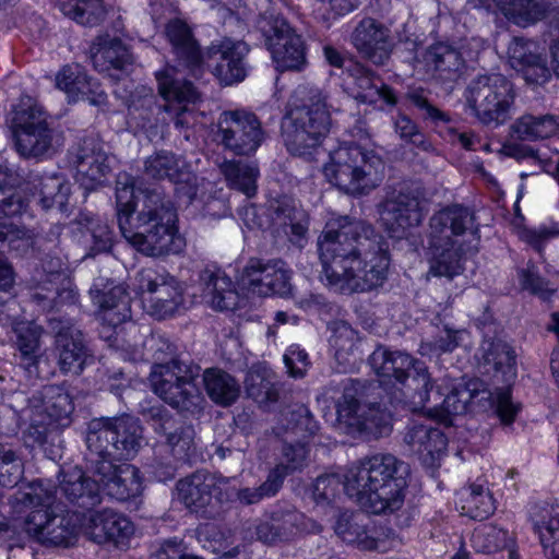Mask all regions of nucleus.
Returning a JSON list of instances; mask_svg holds the SVG:
<instances>
[{
	"mask_svg": "<svg viewBox=\"0 0 559 559\" xmlns=\"http://www.w3.org/2000/svg\"><path fill=\"white\" fill-rule=\"evenodd\" d=\"M318 247L325 280L336 292H369L386 280L388 246L366 222L349 216L330 221Z\"/></svg>",
	"mask_w": 559,
	"mask_h": 559,
	"instance_id": "obj_1",
	"label": "nucleus"
},
{
	"mask_svg": "<svg viewBox=\"0 0 559 559\" xmlns=\"http://www.w3.org/2000/svg\"><path fill=\"white\" fill-rule=\"evenodd\" d=\"M116 215L122 236L144 255L177 254L186 247L185 238L176 226L174 203L157 189L141 190L135 195L131 179L127 176L119 178L116 183Z\"/></svg>",
	"mask_w": 559,
	"mask_h": 559,
	"instance_id": "obj_2",
	"label": "nucleus"
},
{
	"mask_svg": "<svg viewBox=\"0 0 559 559\" xmlns=\"http://www.w3.org/2000/svg\"><path fill=\"white\" fill-rule=\"evenodd\" d=\"M429 274L452 280L464 270L468 254L478 251L474 213L462 205L447 206L430 218Z\"/></svg>",
	"mask_w": 559,
	"mask_h": 559,
	"instance_id": "obj_3",
	"label": "nucleus"
},
{
	"mask_svg": "<svg viewBox=\"0 0 559 559\" xmlns=\"http://www.w3.org/2000/svg\"><path fill=\"white\" fill-rule=\"evenodd\" d=\"M407 466L392 454L365 459L347 476L345 491L370 512L400 510L404 504Z\"/></svg>",
	"mask_w": 559,
	"mask_h": 559,
	"instance_id": "obj_4",
	"label": "nucleus"
},
{
	"mask_svg": "<svg viewBox=\"0 0 559 559\" xmlns=\"http://www.w3.org/2000/svg\"><path fill=\"white\" fill-rule=\"evenodd\" d=\"M156 346L150 373L154 393L180 413H200L205 403L197 384L200 366L178 355L176 346L168 341L158 340Z\"/></svg>",
	"mask_w": 559,
	"mask_h": 559,
	"instance_id": "obj_5",
	"label": "nucleus"
},
{
	"mask_svg": "<svg viewBox=\"0 0 559 559\" xmlns=\"http://www.w3.org/2000/svg\"><path fill=\"white\" fill-rule=\"evenodd\" d=\"M52 501V491L45 488L40 480L33 481L10 498L16 513L35 508L23 522V528L31 538L46 547L69 548L78 540L76 521L69 514L55 513L50 509Z\"/></svg>",
	"mask_w": 559,
	"mask_h": 559,
	"instance_id": "obj_6",
	"label": "nucleus"
},
{
	"mask_svg": "<svg viewBox=\"0 0 559 559\" xmlns=\"http://www.w3.org/2000/svg\"><path fill=\"white\" fill-rule=\"evenodd\" d=\"M299 102L285 117L283 139L287 150L298 156H310L329 134L332 120L326 96L317 87L299 86Z\"/></svg>",
	"mask_w": 559,
	"mask_h": 559,
	"instance_id": "obj_7",
	"label": "nucleus"
},
{
	"mask_svg": "<svg viewBox=\"0 0 559 559\" xmlns=\"http://www.w3.org/2000/svg\"><path fill=\"white\" fill-rule=\"evenodd\" d=\"M380 393L377 384L350 380L336 405L340 427L368 440L389 436L392 416L381 404Z\"/></svg>",
	"mask_w": 559,
	"mask_h": 559,
	"instance_id": "obj_8",
	"label": "nucleus"
},
{
	"mask_svg": "<svg viewBox=\"0 0 559 559\" xmlns=\"http://www.w3.org/2000/svg\"><path fill=\"white\" fill-rule=\"evenodd\" d=\"M384 170L383 159L359 145L337 147L323 166L328 181L350 195L367 194L379 187Z\"/></svg>",
	"mask_w": 559,
	"mask_h": 559,
	"instance_id": "obj_9",
	"label": "nucleus"
},
{
	"mask_svg": "<svg viewBox=\"0 0 559 559\" xmlns=\"http://www.w3.org/2000/svg\"><path fill=\"white\" fill-rule=\"evenodd\" d=\"M142 440L140 420L127 414L94 418L87 426V450L98 461L132 460L141 449Z\"/></svg>",
	"mask_w": 559,
	"mask_h": 559,
	"instance_id": "obj_10",
	"label": "nucleus"
},
{
	"mask_svg": "<svg viewBox=\"0 0 559 559\" xmlns=\"http://www.w3.org/2000/svg\"><path fill=\"white\" fill-rule=\"evenodd\" d=\"M465 99L481 124L497 128L510 119L514 93L512 84L504 76L479 75L467 85Z\"/></svg>",
	"mask_w": 559,
	"mask_h": 559,
	"instance_id": "obj_11",
	"label": "nucleus"
},
{
	"mask_svg": "<svg viewBox=\"0 0 559 559\" xmlns=\"http://www.w3.org/2000/svg\"><path fill=\"white\" fill-rule=\"evenodd\" d=\"M442 393L438 390L433 393V406H440L445 415L465 414L469 405L481 407L495 406L498 416L504 423H512L519 407L511 401L509 389H500L496 392V397L480 379H471L466 382H459L452 386L450 392L442 399Z\"/></svg>",
	"mask_w": 559,
	"mask_h": 559,
	"instance_id": "obj_12",
	"label": "nucleus"
},
{
	"mask_svg": "<svg viewBox=\"0 0 559 559\" xmlns=\"http://www.w3.org/2000/svg\"><path fill=\"white\" fill-rule=\"evenodd\" d=\"M227 484L206 471H197L180 479L176 489L178 499L192 512L205 518L219 515L221 507L229 501L230 495L224 490Z\"/></svg>",
	"mask_w": 559,
	"mask_h": 559,
	"instance_id": "obj_13",
	"label": "nucleus"
},
{
	"mask_svg": "<svg viewBox=\"0 0 559 559\" xmlns=\"http://www.w3.org/2000/svg\"><path fill=\"white\" fill-rule=\"evenodd\" d=\"M425 191L418 183H404L396 193L379 205L382 226L392 235L401 236L407 228L418 226L424 218Z\"/></svg>",
	"mask_w": 559,
	"mask_h": 559,
	"instance_id": "obj_14",
	"label": "nucleus"
},
{
	"mask_svg": "<svg viewBox=\"0 0 559 559\" xmlns=\"http://www.w3.org/2000/svg\"><path fill=\"white\" fill-rule=\"evenodd\" d=\"M292 272L281 259L251 258L240 275V286L249 294L260 297L292 294Z\"/></svg>",
	"mask_w": 559,
	"mask_h": 559,
	"instance_id": "obj_15",
	"label": "nucleus"
},
{
	"mask_svg": "<svg viewBox=\"0 0 559 559\" xmlns=\"http://www.w3.org/2000/svg\"><path fill=\"white\" fill-rule=\"evenodd\" d=\"M218 136L225 150L238 156H249L262 144L265 133L254 114L235 110L222 114Z\"/></svg>",
	"mask_w": 559,
	"mask_h": 559,
	"instance_id": "obj_16",
	"label": "nucleus"
},
{
	"mask_svg": "<svg viewBox=\"0 0 559 559\" xmlns=\"http://www.w3.org/2000/svg\"><path fill=\"white\" fill-rule=\"evenodd\" d=\"M273 61L280 71H301L307 64L306 48L300 35L284 20L262 17L259 22Z\"/></svg>",
	"mask_w": 559,
	"mask_h": 559,
	"instance_id": "obj_17",
	"label": "nucleus"
},
{
	"mask_svg": "<svg viewBox=\"0 0 559 559\" xmlns=\"http://www.w3.org/2000/svg\"><path fill=\"white\" fill-rule=\"evenodd\" d=\"M139 288L148 312L157 319L174 314L183 301L178 281L166 272L142 270L139 273Z\"/></svg>",
	"mask_w": 559,
	"mask_h": 559,
	"instance_id": "obj_18",
	"label": "nucleus"
},
{
	"mask_svg": "<svg viewBox=\"0 0 559 559\" xmlns=\"http://www.w3.org/2000/svg\"><path fill=\"white\" fill-rule=\"evenodd\" d=\"M48 328L55 336L58 366L63 373L80 374L91 358L82 331L73 320L51 317Z\"/></svg>",
	"mask_w": 559,
	"mask_h": 559,
	"instance_id": "obj_19",
	"label": "nucleus"
},
{
	"mask_svg": "<svg viewBox=\"0 0 559 559\" xmlns=\"http://www.w3.org/2000/svg\"><path fill=\"white\" fill-rule=\"evenodd\" d=\"M114 461L95 460L93 475L97 478L99 493L124 502L135 499L143 491V480L138 467L131 464L116 465Z\"/></svg>",
	"mask_w": 559,
	"mask_h": 559,
	"instance_id": "obj_20",
	"label": "nucleus"
},
{
	"mask_svg": "<svg viewBox=\"0 0 559 559\" xmlns=\"http://www.w3.org/2000/svg\"><path fill=\"white\" fill-rule=\"evenodd\" d=\"M134 524L124 514L111 509L90 513L83 523V533L97 545L127 548L134 535Z\"/></svg>",
	"mask_w": 559,
	"mask_h": 559,
	"instance_id": "obj_21",
	"label": "nucleus"
},
{
	"mask_svg": "<svg viewBox=\"0 0 559 559\" xmlns=\"http://www.w3.org/2000/svg\"><path fill=\"white\" fill-rule=\"evenodd\" d=\"M352 44L364 59L376 66L386 63L394 45L390 28L372 17H365L357 24Z\"/></svg>",
	"mask_w": 559,
	"mask_h": 559,
	"instance_id": "obj_22",
	"label": "nucleus"
},
{
	"mask_svg": "<svg viewBox=\"0 0 559 559\" xmlns=\"http://www.w3.org/2000/svg\"><path fill=\"white\" fill-rule=\"evenodd\" d=\"M249 46L242 40L226 38L209 48L206 57L214 75L225 85L241 82L247 75L246 56Z\"/></svg>",
	"mask_w": 559,
	"mask_h": 559,
	"instance_id": "obj_23",
	"label": "nucleus"
},
{
	"mask_svg": "<svg viewBox=\"0 0 559 559\" xmlns=\"http://www.w3.org/2000/svg\"><path fill=\"white\" fill-rule=\"evenodd\" d=\"M90 295L99 308V320L104 328L116 329L131 318L130 296L123 284L98 280Z\"/></svg>",
	"mask_w": 559,
	"mask_h": 559,
	"instance_id": "obj_24",
	"label": "nucleus"
},
{
	"mask_svg": "<svg viewBox=\"0 0 559 559\" xmlns=\"http://www.w3.org/2000/svg\"><path fill=\"white\" fill-rule=\"evenodd\" d=\"M69 163L76 170V178L86 189L103 182L110 171L108 155L94 139H84L69 151Z\"/></svg>",
	"mask_w": 559,
	"mask_h": 559,
	"instance_id": "obj_25",
	"label": "nucleus"
},
{
	"mask_svg": "<svg viewBox=\"0 0 559 559\" xmlns=\"http://www.w3.org/2000/svg\"><path fill=\"white\" fill-rule=\"evenodd\" d=\"M174 69L156 73L159 94L169 102L164 106L165 111L174 112L176 127L183 128L190 123L188 114L189 104H195L200 99V93L191 82L174 76Z\"/></svg>",
	"mask_w": 559,
	"mask_h": 559,
	"instance_id": "obj_26",
	"label": "nucleus"
},
{
	"mask_svg": "<svg viewBox=\"0 0 559 559\" xmlns=\"http://www.w3.org/2000/svg\"><path fill=\"white\" fill-rule=\"evenodd\" d=\"M152 421L154 431L165 437L160 450L165 448L175 460H187L194 450L193 427L160 412L152 415Z\"/></svg>",
	"mask_w": 559,
	"mask_h": 559,
	"instance_id": "obj_27",
	"label": "nucleus"
},
{
	"mask_svg": "<svg viewBox=\"0 0 559 559\" xmlns=\"http://www.w3.org/2000/svg\"><path fill=\"white\" fill-rule=\"evenodd\" d=\"M420 62L426 75L439 83L456 81L464 68L462 53L456 48L443 43L428 47Z\"/></svg>",
	"mask_w": 559,
	"mask_h": 559,
	"instance_id": "obj_28",
	"label": "nucleus"
},
{
	"mask_svg": "<svg viewBox=\"0 0 559 559\" xmlns=\"http://www.w3.org/2000/svg\"><path fill=\"white\" fill-rule=\"evenodd\" d=\"M56 492H60L70 503L84 509H92L102 502L97 478L86 476L76 466L59 473V487Z\"/></svg>",
	"mask_w": 559,
	"mask_h": 559,
	"instance_id": "obj_29",
	"label": "nucleus"
},
{
	"mask_svg": "<svg viewBox=\"0 0 559 559\" xmlns=\"http://www.w3.org/2000/svg\"><path fill=\"white\" fill-rule=\"evenodd\" d=\"M475 358L486 373H501L506 382L515 377L516 355L512 347L500 338H484Z\"/></svg>",
	"mask_w": 559,
	"mask_h": 559,
	"instance_id": "obj_30",
	"label": "nucleus"
},
{
	"mask_svg": "<svg viewBox=\"0 0 559 559\" xmlns=\"http://www.w3.org/2000/svg\"><path fill=\"white\" fill-rule=\"evenodd\" d=\"M165 36L178 60L191 69L193 73L200 72L203 58L200 46L188 23L179 17L169 20L165 25Z\"/></svg>",
	"mask_w": 559,
	"mask_h": 559,
	"instance_id": "obj_31",
	"label": "nucleus"
},
{
	"mask_svg": "<svg viewBox=\"0 0 559 559\" xmlns=\"http://www.w3.org/2000/svg\"><path fill=\"white\" fill-rule=\"evenodd\" d=\"M404 441L426 466H433L447 448L443 432L431 425L415 424L408 427Z\"/></svg>",
	"mask_w": 559,
	"mask_h": 559,
	"instance_id": "obj_32",
	"label": "nucleus"
},
{
	"mask_svg": "<svg viewBox=\"0 0 559 559\" xmlns=\"http://www.w3.org/2000/svg\"><path fill=\"white\" fill-rule=\"evenodd\" d=\"M200 282L204 297L213 309L225 311L237 308L239 294L224 271L206 267L200 273Z\"/></svg>",
	"mask_w": 559,
	"mask_h": 559,
	"instance_id": "obj_33",
	"label": "nucleus"
},
{
	"mask_svg": "<svg viewBox=\"0 0 559 559\" xmlns=\"http://www.w3.org/2000/svg\"><path fill=\"white\" fill-rule=\"evenodd\" d=\"M29 407L52 423L68 419L74 406L68 391L60 385H46L28 399Z\"/></svg>",
	"mask_w": 559,
	"mask_h": 559,
	"instance_id": "obj_34",
	"label": "nucleus"
},
{
	"mask_svg": "<svg viewBox=\"0 0 559 559\" xmlns=\"http://www.w3.org/2000/svg\"><path fill=\"white\" fill-rule=\"evenodd\" d=\"M347 72L353 79L357 88L355 98L361 103L373 104L379 98L388 105L394 106L397 103L393 90L381 82V80L361 63H354Z\"/></svg>",
	"mask_w": 559,
	"mask_h": 559,
	"instance_id": "obj_35",
	"label": "nucleus"
},
{
	"mask_svg": "<svg viewBox=\"0 0 559 559\" xmlns=\"http://www.w3.org/2000/svg\"><path fill=\"white\" fill-rule=\"evenodd\" d=\"M369 365L379 377L394 379L401 384L411 376L416 364L409 355L399 350L391 352L379 345L369 356Z\"/></svg>",
	"mask_w": 559,
	"mask_h": 559,
	"instance_id": "obj_36",
	"label": "nucleus"
},
{
	"mask_svg": "<svg viewBox=\"0 0 559 559\" xmlns=\"http://www.w3.org/2000/svg\"><path fill=\"white\" fill-rule=\"evenodd\" d=\"M510 133L512 138L521 141L550 139L559 133V116L525 114L511 124Z\"/></svg>",
	"mask_w": 559,
	"mask_h": 559,
	"instance_id": "obj_37",
	"label": "nucleus"
},
{
	"mask_svg": "<svg viewBox=\"0 0 559 559\" xmlns=\"http://www.w3.org/2000/svg\"><path fill=\"white\" fill-rule=\"evenodd\" d=\"M209 397L217 405L230 406L240 395L237 379L221 368H207L202 374Z\"/></svg>",
	"mask_w": 559,
	"mask_h": 559,
	"instance_id": "obj_38",
	"label": "nucleus"
},
{
	"mask_svg": "<svg viewBox=\"0 0 559 559\" xmlns=\"http://www.w3.org/2000/svg\"><path fill=\"white\" fill-rule=\"evenodd\" d=\"M144 173L154 180L168 179L175 183L188 182L190 178L185 162L168 151H159L148 156L144 164Z\"/></svg>",
	"mask_w": 559,
	"mask_h": 559,
	"instance_id": "obj_39",
	"label": "nucleus"
},
{
	"mask_svg": "<svg viewBox=\"0 0 559 559\" xmlns=\"http://www.w3.org/2000/svg\"><path fill=\"white\" fill-rule=\"evenodd\" d=\"M92 60L95 69L100 72L122 70L131 61L127 47L119 38L98 37L92 48Z\"/></svg>",
	"mask_w": 559,
	"mask_h": 559,
	"instance_id": "obj_40",
	"label": "nucleus"
},
{
	"mask_svg": "<svg viewBox=\"0 0 559 559\" xmlns=\"http://www.w3.org/2000/svg\"><path fill=\"white\" fill-rule=\"evenodd\" d=\"M367 518L361 513H342L334 531L345 543L355 544L359 549L372 550L378 548L377 538L367 530Z\"/></svg>",
	"mask_w": 559,
	"mask_h": 559,
	"instance_id": "obj_41",
	"label": "nucleus"
},
{
	"mask_svg": "<svg viewBox=\"0 0 559 559\" xmlns=\"http://www.w3.org/2000/svg\"><path fill=\"white\" fill-rule=\"evenodd\" d=\"M219 170L229 188L242 192L248 198L255 195L260 171L254 163L224 160L219 165Z\"/></svg>",
	"mask_w": 559,
	"mask_h": 559,
	"instance_id": "obj_42",
	"label": "nucleus"
},
{
	"mask_svg": "<svg viewBox=\"0 0 559 559\" xmlns=\"http://www.w3.org/2000/svg\"><path fill=\"white\" fill-rule=\"evenodd\" d=\"M34 198L44 210L66 207L70 195L69 181L59 174L41 176L35 185Z\"/></svg>",
	"mask_w": 559,
	"mask_h": 559,
	"instance_id": "obj_43",
	"label": "nucleus"
},
{
	"mask_svg": "<svg viewBox=\"0 0 559 559\" xmlns=\"http://www.w3.org/2000/svg\"><path fill=\"white\" fill-rule=\"evenodd\" d=\"M508 55L514 68L534 69L540 76L548 73L546 58L533 40L514 37L508 46Z\"/></svg>",
	"mask_w": 559,
	"mask_h": 559,
	"instance_id": "obj_44",
	"label": "nucleus"
},
{
	"mask_svg": "<svg viewBox=\"0 0 559 559\" xmlns=\"http://www.w3.org/2000/svg\"><path fill=\"white\" fill-rule=\"evenodd\" d=\"M403 385V395L407 400L412 411H419L426 407L428 402L433 403L431 377L427 368L416 364L411 371V376Z\"/></svg>",
	"mask_w": 559,
	"mask_h": 559,
	"instance_id": "obj_45",
	"label": "nucleus"
},
{
	"mask_svg": "<svg viewBox=\"0 0 559 559\" xmlns=\"http://www.w3.org/2000/svg\"><path fill=\"white\" fill-rule=\"evenodd\" d=\"M282 542L294 539L299 534L322 532V526L295 510L276 511L272 514Z\"/></svg>",
	"mask_w": 559,
	"mask_h": 559,
	"instance_id": "obj_46",
	"label": "nucleus"
},
{
	"mask_svg": "<svg viewBox=\"0 0 559 559\" xmlns=\"http://www.w3.org/2000/svg\"><path fill=\"white\" fill-rule=\"evenodd\" d=\"M245 388L248 396L263 407H269L278 401V388L265 368L253 366L247 373Z\"/></svg>",
	"mask_w": 559,
	"mask_h": 559,
	"instance_id": "obj_47",
	"label": "nucleus"
},
{
	"mask_svg": "<svg viewBox=\"0 0 559 559\" xmlns=\"http://www.w3.org/2000/svg\"><path fill=\"white\" fill-rule=\"evenodd\" d=\"M17 151L27 157L43 156L53 150L55 130L49 126L29 131L13 132Z\"/></svg>",
	"mask_w": 559,
	"mask_h": 559,
	"instance_id": "obj_48",
	"label": "nucleus"
},
{
	"mask_svg": "<svg viewBox=\"0 0 559 559\" xmlns=\"http://www.w3.org/2000/svg\"><path fill=\"white\" fill-rule=\"evenodd\" d=\"M499 10L514 23L526 25L545 16L547 7L537 0H492Z\"/></svg>",
	"mask_w": 559,
	"mask_h": 559,
	"instance_id": "obj_49",
	"label": "nucleus"
},
{
	"mask_svg": "<svg viewBox=\"0 0 559 559\" xmlns=\"http://www.w3.org/2000/svg\"><path fill=\"white\" fill-rule=\"evenodd\" d=\"M60 10L79 24L91 27L100 24L106 15L102 0H63Z\"/></svg>",
	"mask_w": 559,
	"mask_h": 559,
	"instance_id": "obj_50",
	"label": "nucleus"
},
{
	"mask_svg": "<svg viewBox=\"0 0 559 559\" xmlns=\"http://www.w3.org/2000/svg\"><path fill=\"white\" fill-rule=\"evenodd\" d=\"M281 425L285 437L308 439L317 426L308 409L302 405L289 406L281 413Z\"/></svg>",
	"mask_w": 559,
	"mask_h": 559,
	"instance_id": "obj_51",
	"label": "nucleus"
},
{
	"mask_svg": "<svg viewBox=\"0 0 559 559\" xmlns=\"http://www.w3.org/2000/svg\"><path fill=\"white\" fill-rule=\"evenodd\" d=\"M287 476V468L276 465L267 475L266 480L257 488H241L236 491L237 500L245 506L258 503L264 498L275 496Z\"/></svg>",
	"mask_w": 559,
	"mask_h": 559,
	"instance_id": "obj_52",
	"label": "nucleus"
},
{
	"mask_svg": "<svg viewBox=\"0 0 559 559\" xmlns=\"http://www.w3.org/2000/svg\"><path fill=\"white\" fill-rule=\"evenodd\" d=\"M16 347L21 365L29 373L36 368L39 350L40 330L38 326H21L16 330Z\"/></svg>",
	"mask_w": 559,
	"mask_h": 559,
	"instance_id": "obj_53",
	"label": "nucleus"
},
{
	"mask_svg": "<svg viewBox=\"0 0 559 559\" xmlns=\"http://www.w3.org/2000/svg\"><path fill=\"white\" fill-rule=\"evenodd\" d=\"M15 182V176L0 167V213L4 216L19 215L26 207L22 195L14 188Z\"/></svg>",
	"mask_w": 559,
	"mask_h": 559,
	"instance_id": "obj_54",
	"label": "nucleus"
},
{
	"mask_svg": "<svg viewBox=\"0 0 559 559\" xmlns=\"http://www.w3.org/2000/svg\"><path fill=\"white\" fill-rule=\"evenodd\" d=\"M47 117L48 115L43 107L33 103L31 99L21 102L14 110L11 122L12 132L29 131L39 127L49 126Z\"/></svg>",
	"mask_w": 559,
	"mask_h": 559,
	"instance_id": "obj_55",
	"label": "nucleus"
},
{
	"mask_svg": "<svg viewBox=\"0 0 559 559\" xmlns=\"http://www.w3.org/2000/svg\"><path fill=\"white\" fill-rule=\"evenodd\" d=\"M76 223L86 228L93 239L91 255L108 251L112 246V231L109 226L87 213H80Z\"/></svg>",
	"mask_w": 559,
	"mask_h": 559,
	"instance_id": "obj_56",
	"label": "nucleus"
},
{
	"mask_svg": "<svg viewBox=\"0 0 559 559\" xmlns=\"http://www.w3.org/2000/svg\"><path fill=\"white\" fill-rule=\"evenodd\" d=\"M330 344L335 349V357L340 361H347L349 355L357 349L358 336L356 331L344 321H336L331 326Z\"/></svg>",
	"mask_w": 559,
	"mask_h": 559,
	"instance_id": "obj_57",
	"label": "nucleus"
},
{
	"mask_svg": "<svg viewBox=\"0 0 559 559\" xmlns=\"http://www.w3.org/2000/svg\"><path fill=\"white\" fill-rule=\"evenodd\" d=\"M463 502L462 513L474 520H484L493 511L492 499L481 485H471Z\"/></svg>",
	"mask_w": 559,
	"mask_h": 559,
	"instance_id": "obj_58",
	"label": "nucleus"
},
{
	"mask_svg": "<svg viewBox=\"0 0 559 559\" xmlns=\"http://www.w3.org/2000/svg\"><path fill=\"white\" fill-rule=\"evenodd\" d=\"M405 100L409 106L416 108L421 119L430 121L435 124L440 122L449 123L451 121L450 116L435 106L428 94L423 88H411L405 94Z\"/></svg>",
	"mask_w": 559,
	"mask_h": 559,
	"instance_id": "obj_59",
	"label": "nucleus"
},
{
	"mask_svg": "<svg viewBox=\"0 0 559 559\" xmlns=\"http://www.w3.org/2000/svg\"><path fill=\"white\" fill-rule=\"evenodd\" d=\"M466 334L465 330H454L449 326H444L435 336L433 341L421 343L420 353L425 354H444L452 353L460 346L463 341V336Z\"/></svg>",
	"mask_w": 559,
	"mask_h": 559,
	"instance_id": "obj_60",
	"label": "nucleus"
},
{
	"mask_svg": "<svg viewBox=\"0 0 559 559\" xmlns=\"http://www.w3.org/2000/svg\"><path fill=\"white\" fill-rule=\"evenodd\" d=\"M473 540L480 551L493 552L506 548L511 538L507 531L490 526L476 531Z\"/></svg>",
	"mask_w": 559,
	"mask_h": 559,
	"instance_id": "obj_61",
	"label": "nucleus"
},
{
	"mask_svg": "<svg viewBox=\"0 0 559 559\" xmlns=\"http://www.w3.org/2000/svg\"><path fill=\"white\" fill-rule=\"evenodd\" d=\"M345 489V483L335 474H325L317 477L312 485V497L317 503L329 504L340 490Z\"/></svg>",
	"mask_w": 559,
	"mask_h": 559,
	"instance_id": "obj_62",
	"label": "nucleus"
},
{
	"mask_svg": "<svg viewBox=\"0 0 559 559\" xmlns=\"http://www.w3.org/2000/svg\"><path fill=\"white\" fill-rule=\"evenodd\" d=\"M394 128L395 132L403 141L412 143L425 152L432 150L431 143L409 117L405 115L397 116Z\"/></svg>",
	"mask_w": 559,
	"mask_h": 559,
	"instance_id": "obj_63",
	"label": "nucleus"
},
{
	"mask_svg": "<svg viewBox=\"0 0 559 559\" xmlns=\"http://www.w3.org/2000/svg\"><path fill=\"white\" fill-rule=\"evenodd\" d=\"M306 440L307 439L285 437L283 445V456L286 460L287 464L281 465L287 468V475L290 472L300 469L306 465V461L308 457Z\"/></svg>",
	"mask_w": 559,
	"mask_h": 559,
	"instance_id": "obj_64",
	"label": "nucleus"
}]
</instances>
